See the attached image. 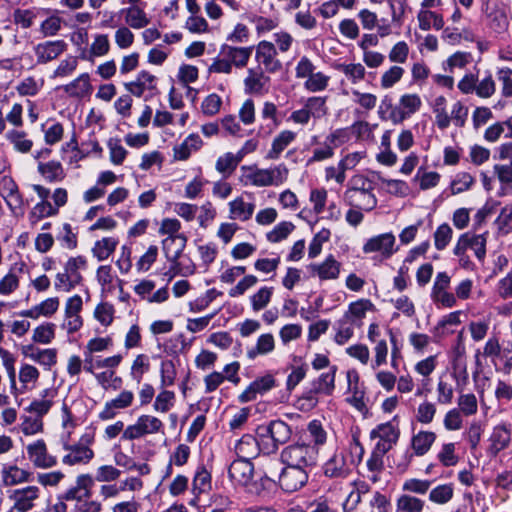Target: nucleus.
<instances>
[{"label": "nucleus", "mask_w": 512, "mask_h": 512, "mask_svg": "<svg viewBox=\"0 0 512 512\" xmlns=\"http://www.w3.org/2000/svg\"><path fill=\"white\" fill-rule=\"evenodd\" d=\"M453 377L460 396L457 401L458 410H450V430L459 429L462 426L461 413L465 416H470L474 415L478 409L476 396L471 392L464 393L466 386L469 384V376L467 361L464 356V347L460 344L456 348V356L453 362Z\"/></svg>", "instance_id": "1"}, {"label": "nucleus", "mask_w": 512, "mask_h": 512, "mask_svg": "<svg viewBox=\"0 0 512 512\" xmlns=\"http://www.w3.org/2000/svg\"><path fill=\"white\" fill-rule=\"evenodd\" d=\"M376 178L380 175L371 172L369 175L356 174L352 176L343 194V201L349 207H356L366 213L373 211L378 204L374 193Z\"/></svg>", "instance_id": "2"}, {"label": "nucleus", "mask_w": 512, "mask_h": 512, "mask_svg": "<svg viewBox=\"0 0 512 512\" xmlns=\"http://www.w3.org/2000/svg\"><path fill=\"white\" fill-rule=\"evenodd\" d=\"M95 443V433L87 431L81 435L75 443L63 441V449L66 452L62 457V463L67 466L87 465L94 458L95 453L92 449Z\"/></svg>", "instance_id": "3"}, {"label": "nucleus", "mask_w": 512, "mask_h": 512, "mask_svg": "<svg viewBox=\"0 0 512 512\" xmlns=\"http://www.w3.org/2000/svg\"><path fill=\"white\" fill-rule=\"evenodd\" d=\"M245 184L256 187L279 186L288 178V168L279 164L269 169H260L256 166H242Z\"/></svg>", "instance_id": "4"}, {"label": "nucleus", "mask_w": 512, "mask_h": 512, "mask_svg": "<svg viewBox=\"0 0 512 512\" xmlns=\"http://www.w3.org/2000/svg\"><path fill=\"white\" fill-rule=\"evenodd\" d=\"M292 435L290 426L282 420H273L257 428V436L262 440L263 453H275L280 445L289 441Z\"/></svg>", "instance_id": "5"}, {"label": "nucleus", "mask_w": 512, "mask_h": 512, "mask_svg": "<svg viewBox=\"0 0 512 512\" xmlns=\"http://www.w3.org/2000/svg\"><path fill=\"white\" fill-rule=\"evenodd\" d=\"M317 447L306 443H294L285 447L280 455L285 465L307 469L317 462Z\"/></svg>", "instance_id": "6"}, {"label": "nucleus", "mask_w": 512, "mask_h": 512, "mask_svg": "<svg viewBox=\"0 0 512 512\" xmlns=\"http://www.w3.org/2000/svg\"><path fill=\"white\" fill-rule=\"evenodd\" d=\"M164 433L163 422L149 414L140 415L134 424L128 425L122 433V439L132 441L146 435Z\"/></svg>", "instance_id": "7"}, {"label": "nucleus", "mask_w": 512, "mask_h": 512, "mask_svg": "<svg viewBox=\"0 0 512 512\" xmlns=\"http://www.w3.org/2000/svg\"><path fill=\"white\" fill-rule=\"evenodd\" d=\"M420 105L419 98H399L396 104L391 102V98H385L381 109L383 113L388 114V118L394 123L401 122L412 114Z\"/></svg>", "instance_id": "8"}, {"label": "nucleus", "mask_w": 512, "mask_h": 512, "mask_svg": "<svg viewBox=\"0 0 512 512\" xmlns=\"http://www.w3.org/2000/svg\"><path fill=\"white\" fill-rule=\"evenodd\" d=\"M29 461L35 468L50 469L58 463L57 457L50 454L43 439H38L26 446Z\"/></svg>", "instance_id": "9"}, {"label": "nucleus", "mask_w": 512, "mask_h": 512, "mask_svg": "<svg viewBox=\"0 0 512 512\" xmlns=\"http://www.w3.org/2000/svg\"><path fill=\"white\" fill-rule=\"evenodd\" d=\"M396 238L389 233H383L369 238L363 245L365 254L379 253L382 259H389L396 251Z\"/></svg>", "instance_id": "10"}, {"label": "nucleus", "mask_w": 512, "mask_h": 512, "mask_svg": "<svg viewBox=\"0 0 512 512\" xmlns=\"http://www.w3.org/2000/svg\"><path fill=\"white\" fill-rule=\"evenodd\" d=\"M308 481V472L304 468L286 465L279 475L280 487L286 492H295Z\"/></svg>", "instance_id": "11"}, {"label": "nucleus", "mask_w": 512, "mask_h": 512, "mask_svg": "<svg viewBox=\"0 0 512 512\" xmlns=\"http://www.w3.org/2000/svg\"><path fill=\"white\" fill-rule=\"evenodd\" d=\"M467 249H471L479 261H484L486 256V235L463 234L454 248V253L457 256H461Z\"/></svg>", "instance_id": "12"}, {"label": "nucleus", "mask_w": 512, "mask_h": 512, "mask_svg": "<svg viewBox=\"0 0 512 512\" xmlns=\"http://www.w3.org/2000/svg\"><path fill=\"white\" fill-rule=\"evenodd\" d=\"M255 49L256 61L263 66L265 71L275 73L282 68V64L277 58V50L272 42L260 41Z\"/></svg>", "instance_id": "13"}, {"label": "nucleus", "mask_w": 512, "mask_h": 512, "mask_svg": "<svg viewBox=\"0 0 512 512\" xmlns=\"http://www.w3.org/2000/svg\"><path fill=\"white\" fill-rule=\"evenodd\" d=\"M135 396L130 390H122L115 398L107 401L103 409L99 412L98 418L102 421H108L116 417L120 410L132 406Z\"/></svg>", "instance_id": "14"}, {"label": "nucleus", "mask_w": 512, "mask_h": 512, "mask_svg": "<svg viewBox=\"0 0 512 512\" xmlns=\"http://www.w3.org/2000/svg\"><path fill=\"white\" fill-rule=\"evenodd\" d=\"M40 496V490L37 486H27L15 489L9 495V499L13 502L12 510L17 512H28L35 507V501Z\"/></svg>", "instance_id": "15"}, {"label": "nucleus", "mask_w": 512, "mask_h": 512, "mask_svg": "<svg viewBox=\"0 0 512 512\" xmlns=\"http://www.w3.org/2000/svg\"><path fill=\"white\" fill-rule=\"evenodd\" d=\"M93 485L94 479L90 474H80L76 477L75 486L67 489L62 495V500L74 501L75 504H79L91 497Z\"/></svg>", "instance_id": "16"}, {"label": "nucleus", "mask_w": 512, "mask_h": 512, "mask_svg": "<svg viewBox=\"0 0 512 512\" xmlns=\"http://www.w3.org/2000/svg\"><path fill=\"white\" fill-rule=\"evenodd\" d=\"M371 439H378L376 448L388 452L399 438V430L391 423L377 425L370 433Z\"/></svg>", "instance_id": "17"}, {"label": "nucleus", "mask_w": 512, "mask_h": 512, "mask_svg": "<svg viewBox=\"0 0 512 512\" xmlns=\"http://www.w3.org/2000/svg\"><path fill=\"white\" fill-rule=\"evenodd\" d=\"M230 480L239 486H248L254 475V466L250 460L236 459L228 469Z\"/></svg>", "instance_id": "18"}, {"label": "nucleus", "mask_w": 512, "mask_h": 512, "mask_svg": "<svg viewBox=\"0 0 512 512\" xmlns=\"http://www.w3.org/2000/svg\"><path fill=\"white\" fill-rule=\"evenodd\" d=\"M238 459L251 460L263 452L262 440L250 434L243 435L234 446Z\"/></svg>", "instance_id": "19"}, {"label": "nucleus", "mask_w": 512, "mask_h": 512, "mask_svg": "<svg viewBox=\"0 0 512 512\" xmlns=\"http://www.w3.org/2000/svg\"><path fill=\"white\" fill-rule=\"evenodd\" d=\"M309 270L321 281L336 280L340 275L341 263L333 255H329L322 263L309 265Z\"/></svg>", "instance_id": "20"}, {"label": "nucleus", "mask_w": 512, "mask_h": 512, "mask_svg": "<svg viewBox=\"0 0 512 512\" xmlns=\"http://www.w3.org/2000/svg\"><path fill=\"white\" fill-rule=\"evenodd\" d=\"M270 78L264 74L262 69L250 68L244 79L245 92L248 94H263L268 92Z\"/></svg>", "instance_id": "21"}, {"label": "nucleus", "mask_w": 512, "mask_h": 512, "mask_svg": "<svg viewBox=\"0 0 512 512\" xmlns=\"http://www.w3.org/2000/svg\"><path fill=\"white\" fill-rule=\"evenodd\" d=\"M374 310L375 306L371 300L362 298L351 302L343 316L346 320L354 323L357 328H360L363 325V319L366 317V313Z\"/></svg>", "instance_id": "22"}, {"label": "nucleus", "mask_w": 512, "mask_h": 512, "mask_svg": "<svg viewBox=\"0 0 512 512\" xmlns=\"http://www.w3.org/2000/svg\"><path fill=\"white\" fill-rule=\"evenodd\" d=\"M66 48L67 44L63 40L47 41L35 47V54L38 62L46 63L56 59Z\"/></svg>", "instance_id": "23"}, {"label": "nucleus", "mask_w": 512, "mask_h": 512, "mask_svg": "<svg viewBox=\"0 0 512 512\" xmlns=\"http://www.w3.org/2000/svg\"><path fill=\"white\" fill-rule=\"evenodd\" d=\"M275 386V379L272 375L267 374L254 380L247 389L240 395V401L250 402L256 399L257 394H263Z\"/></svg>", "instance_id": "24"}, {"label": "nucleus", "mask_w": 512, "mask_h": 512, "mask_svg": "<svg viewBox=\"0 0 512 512\" xmlns=\"http://www.w3.org/2000/svg\"><path fill=\"white\" fill-rule=\"evenodd\" d=\"M348 391L351 394L347 402L359 412H366L367 406L364 401L365 392L359 387V376L356 372H348Z\"/></svg>", "instance_id": "25"}, {"label": "nucleus", "mask_w": 512, "mask_h": 512, "mask_svg": "<svg viewBox=\"0 0 512 512\" xmlns=\"http://www.w3.org/2000/svg\"><path fill=\"white\" fill-rule=\"evenodd\" d=\"M323 473L329 478H345L349 467L343 453L335 452L324 464Z\"/></svg>", "instance_id": "26"}, {"label": "nucleus", "mask_w": 512, "mask_h": 512, "mask_svg": "<svg viewBox=\"0 0 512 512\" xmlns=\"http://www.w3.org/2000/svg\"><path fill=\"white\" fill-rule=\"evenodd\" d=\"M253 47H235L230 45H223L221 47V55H225L230 63L236 68H244L252 55Z\"/></svg>", "instance_id": "27"}, {"label": "nucleus", "mask_w": 512, "mask_h": 512, "mask_svg": "<svg viewBox=\"0 0 512 512\" xmlns=\"http://www.w3.org/2000/svg\"><path fill=\"white\" fill-rule=\"evenodd\" d=\"M511 441V428L507 424H499L493 428L490 436L489 451L493 455H497L500 451L507 448Z\"/></svg>", "instance_id": "28"}, {"label": "nucleus", "mask_w": 512, "mask_h": 512, "mask_svg": "<svg viewBox=\"0 0 512 512\" xmlns=\"http://www.w3.org/2000/svg\"><path fill=\"white\" fill-rule=\"evenodd\" d=\"M0 195L11 209H16L22 204L18 186L9 176H4L0 179Z\"/></svg>", "instance_id": "29"}, {"label": "nucleus", "mask_w": 512, "mask_h": 512, "mask_svg": "<svg viewBox=\"0 0 512 512\" xmlns=\"http://www.w3.org/2000/svg\"><path fill=\"white\" fill-rule=\"evenodd\" d=\"M56 395L57 392L55 389H44L41 392V398L33 400L27 408V411L42 419V417L46 415L53 406Z\"/></svg>", "instance_id": "30"}, {"label": "nucleus", "mask_w": 512, "mask_h": 512, "mask_svg": "<svg viewBox=\"0 0 512 512\" xmlns=\"http://www.w3.org/2000/svg\"><path fill=\"white\" fill-rule=\"evenodd\" d=\"M25 263L14 264L9 272L0 280V295H10L19 288V274L24 271Z\"/></svg>", "instance_id": "31"}, {"label": "nucleus", "mask_w": 512, "mask_h": 512, "mask_svg": "<svg viewBox=\"0 0 512 512\" xmlns=\"http://www.w3.org/2000/svg\"><path fill=\"white\" fill-rule=\"evenodd\" d=\"M187 242L186 236L166 237L162 241V249L166 259L175 263L181 256Z\"/></svg>", "instance_id": "32"}, {"label": "nucleus", "mask_w": 512, "mask_h": 512, "mask_svg": "<svg viewBox=\"0 0 512 512\" xmlns=\"http://www.w3.org/2000/svg\"><path fill=\"white\" fill-rule=\"evenodd\" d=\"M255 210V204L246 202L242 197H237L229 202V217L233 220L247 221Z\"/></svg>", "instance_id": "33"}, {"label": "nucleus", "mask_w": 512, "mask_h": 512, "mask_svg": "<svg viewBox=\"0 0 512 512\" xmlns=\"http://www.w3.org/2000/svg\"><path fill=\"white\" fill-rule=\"evenodd\" d=\"M125 23L133 29H142L150 23V19L144 9L138 5L129 6L122 9Z\"/></svg>", "instance_id": "34"}, {"label": "nucleus", "mask_w": 512, "mask_h": 512, "mask_svg": "<svg viewBox=\"0 0 512 512\" xmlns=\"http://www.w3.org/2000/svg\"><path fill=\"white\" fill-rule=\"evenodd\" d=\"M3 483L6 486H14L17 484L29 482L32 474L17 465L4 467L1 471Z\"/></svg>", "instance_id": "35"}, {"label": "nucleus", "mask_w": 512, "mask_h": 512, "mask_svg": "<svg viewBox=\"0 0 512 512\" xmlns=\"http://www.w3.org/2000/svg\"><path fill=\"white\" fill-rule=\"evenodd\" d=\"M431 297L433 301L443 307L448 306V275L446 272H440L437 274Z\"/></svg>", "instance_id": "36"}, {"label": "nucleus", "mask_w": 512, "mask_h": 512, "mask_svg": "<svg viewBox=\"0 0 512 512\" xmlns=\"http://www.w3.org/2000/svg\"><path fill=\"white\" fill-rule=\"evenodd\" d=\"M96 278L98 283L101 286L102 293L109 294L112 293L115 289L114 282L117 281L120 285V290L122 291L121 283L122 281L117 279V277L113 274L112 267L110 265H102L97 269Z\"/></svg>", "instance_id": "37"}, {"label": "nucleus", "mask_w": 512, "mask_h": 512, "mask_svg": "<svg viewBox=\"0 0 512 512\" xmlns=\"http://www.w3.org/2000/svg\"><path fill=\"white\" fill-rule=\"evenodd\" d=\"M296 134L289 130L280 132L273 140L271 149L267 153L266 158L276 160L286 147L294 141Z\"/></svg>", "instance_id": "38"}, {"label": "nucleus", "mask_w": 512, "mask_h": 512, "mask_svg": "<svg viewBox=\"0 0 512 512\" xmlns=\"http://www.w3.org/2000/svg\"><path fill=\"white\" fill-rule=\"evenodd\" d=\"M275 348V339L271 333L261 334L256 341V345L247 350V357L250 360L255 359L259 355H267Z\"/></svg>", "instance_id": "39"}, {"label": "nucleus", "mask_w": 512, "mask_h": 512, "mask_svg": "<svg viewBox=\"0 0 512 512\" xmlns=\"http://www.w3.org/2000/svg\"><path fill=\"white\" fill-rule=\"evenodd\" d=\"M38 172L48 182H60L65 178V172L62 164L59 161H48L46 163L40 162L38 164Z\"/></svg>", "instance_id": "40"}, {"label": "nucleus", "mask_w": 512, "mask_h": 512, "mask_svg": "<svg viewBox=\"0 0 512 512\" xmlns=\"http://www.w3.org/2000/svg\"><path fill=\"white\" fill-rule=\"evenodd\" d=\"M155 77L146 71L139 73L135 81L126 84L129 92L135 95H141L146 91H152L155 88Z\"/></svg>", "instance_id": "41"}, {"label": "nucleus", "mask_w": 512, "mask_h": 512, "mask_svg": "<svg viewBox=\"0 0 512 512\" xmlns=\"http://www.w3.org/2000/svg\"><path fill=\"white\" fill-rule=\"evenodd\" d=\"M202 140L197 134L189 135L180 145L174 147V158L176 160H187L192 150H197L201 147Z\"/></svg>", "instance_id": "42"}, {"label": "nucleus", "mask_w": 512, "mask_h": 512, "mask_svg": "<svg viewBox=\"0 0 512 512\" xmlns=\"http://www.w3.org/2000/svg\"><path fill=\"white\" fill-rule=\"evenodd\" d=\"M274 288L263 286L249 297L251 309L254 312H259L267 308L272 300Z\"/></svg>", "instance_id": "43"}, {"label": "nucleus", "mask_w": 512, "mask_h": 512, "mask_svg": "<svg viewBox=\"0 0 512 512\" xmlns=\"http://www.w3.org/2000/svg\"><path fill=\"white\" fill-rule=\"evenodd\" d=\"M210 489L211 474L204 466H200L198 467L192 481V492L194 495L199 496L202 493L208 492Z\"/></svg>", "instance_id": "44"}, {"label": "nucleus", "mask_w": 512, "mask_h": 512, "mask_svg": "<svg viewBox=\"0 0 512 512\" xmlns=\"http://www.w3.org/2000/svg\"><path fill=\"white\" fill-rule=\"evenodd\" d=\"M118 241L112 237H105L95 242L92 253L99 261H104L115 251Z\"/></svg>", "instance_id": "45"}, {"label": "nucleus", "mask_w": 512, "mask_h": 512, "mask_svg": "<svg viewBox=\"0 0 512 512\" xmlns=\"http://www.w3.org/2000/svg\"><path fill=\"white\" fill-rule=\"evenodd\" d=\"M337 367L333 366L327 373H323L314 382V392L331 395L335 388V375Z\"/></svg>", "instance_id": "46"}, {"label": "nucleus", "mask_w": 512, "mask_h": 512, "mask_svg": "<svg viewBox=\"0 0 512 512\" xmlns=\"http://www.w3.org/2000/svg\"><path fill=\"white\" fill-rule=\"evenodd\" d=\"M436 436L433 432L421 431L412 438V448L416 455H424L435 441Z\"/></svg>", "instance_id": "47"}, {"label": "nucleus", "mask_w": 512, "mask_h": 512, "mask_svg": "<svg viewBox=\"0 0 512 512\" xmlns=\"http://www.w3.org/2000/svg\"><path fill=\"white\" fill-rule=\"evenodd\" d=\"M488 21L490 28L496 33L507 31L509 19L504 9L495 8L488 13Z\"/></svg>", "instance_id": "48"}, {"label": "nucleus", "mask_w": 512, "mask_h": 512, "mask_svg": "<svg viewBox=\"0 0 512 512\" xmlns=\"http://www.w3.org/2000/svg\"><path fill=\"white\" fill-rule=\"evenodd\" d=\"M502 134H504L505 138H512V124L509 120L498 122L488 127L484 137L489 142H495Z\"/></svg>", "instance_id": "49"}, {"label": "nucleus", "mask_w": 512, "mask_h": 512, "mask_svg": "<svg viewBox=\"0 0 512 512\" xmlns=\"http://www.w3.org/2000/svg\"><path fill=\"white\" fill-rule=\"evenodd\" d=\"M87 265V260L84 256H76L70 257L65 265L64 271L72 277V279L76 280L78 283H82L83 277L81 275V270H84Z\"/></svg>", "instance_id": "50"}, {"label": "nucleus", "mask_w": 512, "mask_h": 512, "mask_svg": "<svg viewBox=\"0 0 512 512\" xmlns=\"http://www.w3.org/2000/svg\"><path fill=\"white\" fill-rule=\"evenodd\" d=\"M419 27L422 30H428L431 27L440 30L444 26V19L435 12L422 10L418 14Z\"/></svg>", "instance_id": "51"}, {"label": "nucleus", "mask_w": 512, "mask_h": 512, "mask_svg": "<svg viewBox=\"0 0 512 512\" xmlns=\"http://www.w3.org/2000/svg\"><path fill=\"white\" fill-rule=\"evenodd\" d=\"M150 369V361L149 357L145 354H138L131 365L130 376L136 381V383H140L143 375L147 373Z\"/></svg>", "instance_id": "52"}, {"label": "nucleus", "mask_w": 512, "mask_h": 512, "mask_svg": "<svg viewBox=\"0 0 512 512\" xmlns=\"http://www.w3.org/2000/svg\"><path fill=\"white\" fill-rule=\"evenodd\" d=\"M239 155L228 152L220 156L216 161V170L222 174L230 175L241 162Z\"/></svg>", "instance_id": "53"}, {"label": "nucleus", "mask_w": 512, "mask_h": 512, "mask_svg": "<svg viewBox=\"0 0 512 512\" xmlns=\"http://www.w3.org/2000/svg\"><path fill=\"white\" fill-rule=\"evenodd\" d=\"M356 325L342 316L337 322V332L335 334V342L343 345L348 342L354 335Z\"/></svg>", "instance_id": "54"}, {"label": "nucleus", "mask_w": 512, "mask_h": 512, "mask_svg": "<svg viewBox=\"0 0 512 512\" xmlns=\"http://www.w3.org/2000/svg\"><path fill=\"white\" fill-rule=\"evenodd\" d=\"M115 309L109 302L99 303L94 310L95 319L105 327L110 326L114 320Z\"/></svg>", "instance_id": "55"}, {"label": "nucleus", "mask_w": 512, "mask_h": 512, "mask_svg": "<svg viewBox=\"0 0 512 512\" xmlns=\"http://www.w3.org/2000/svg\"><path fill=\"white\" fill-rule=\"evenodd\" d=\"M177 370L172 360H163L160 365V385L162 388L174 385Z\"/></svg>", "instance_id": "56"}, {"label": "nucleus", "mask_w": 512, "mask_h": 512, "mask_svg": "<svg viewBox=\"0 0 512 512\" xmlns=\"http://www.w3.org/2000/svg\"><path fill=\"white\" fill-rule=\"evenodd\" d=\"M56 239L63 248L68 250L75 249L78 244L77 234L73 232L69 223L63 224L61 230L56 235Z\"/></svg>", "instance_id": "57"}, {"label": "nucleus", "mask_w": 512, "mask_h": 512, "mask_svg": "<svg viewBox=\"0 0 512 512\" xmlns=\"http://www.w3.org/2000/svg\"><path fill=\"white\" fill-rule=\"evenodd\" d=\"M55 338V324L45 323L37 326L32 335V340L40 344H49Z\"/></svg>", "instance_id": "58"}, {"label": "nucleus", "mask_w": 512, "mask_h": 512, "mask_svg": "<svg viewBox=\"0 0 512 512\" xmlns=\"http://www.w3.org/2000/svg\"><path fill=\"white\" fill-rule=\"evenodd\" d=\"M66 92L70 96H85L92 92V87L89 83V77L86 74L78 77L74 82L66 87Z\"/></svg>", "instance_id": "59"}, {"label": "nucleus", "mask_w": 512, "mask_h": 512, "mask_svg": "<svg viewBox=\"0 0 512 512\" xmlns=\"http://www.w3.org/2000/svg\"><path fill=\"white\" fill-rule=\"evenodd\" d=\"M6 137L19 152L26 153L32 148V141L26 138L23 131L13 129L6 134Z\"/></svg>", "instance_id": "60"}, {"label": "nucleus", "mask_w": 512, "mask_h": 512, "mask_svg": "<svg viewBox=\"0 0 512 512\" xmlns=\"http://www.w3.org/2000/svg\"><path fill=\"white\" fill-rule=\"evenodd\" d=\"M294 230V225L291 222L283 221L278 223L271 231L266 234V238L271 243H277L287 238L288 235Z\"/></svg>", "instance_id": "61"}, {"label": "nucleus", "mask_w": 512, "mask_h": 512, "mask_svg": "<svg viewBox=\"0 0 512 512\" xmlns=\"http://www.w3.org/2000/svg\"><path fill=\"white\" fill-rule=\"evenodd\" d=\"M174 402L175 393L164 389L156 396L153 408L157 412L166 413L174 406Z\"/></svg>", "instance_id": "62"}, {"label": "nucleus", "mask_w": 512, "mask_h": 512, "mask_svg": "<svg viewBox=\"0 0 512 512\" xmlns=\"http://www.w3.org/2000/svg\"><path fill=\"white\" fill-rule=\"evenodd\" d=\"M423 506L422 500L410 495H402L397 500V510L399 512H421Z\"/></svg>", "instance_id": "63"}, {"label": "nucleus", "mask_w": 512, "mask_h": 512, "mask_svg": "<svg viewBox=\"0 0 512 512\" xmlns=\"http://www.w3.org/2000/svg\"><path fill=\"white\" fill-rule=\"evenodd\" d=\"M473 182H474V179L470 174H468L466 172L459 173L451 181L450 191L453 194H458V193L464 192L471 187Z\"/></svg>", "instance_id": "64"}]
</instances>
